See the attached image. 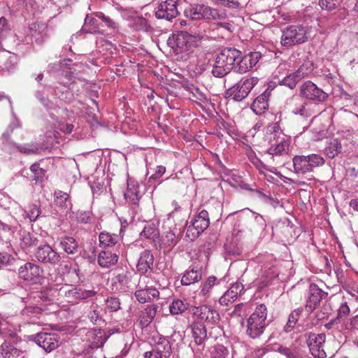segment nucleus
<instances>
[{"mask_svg": "<svg viewBox=\"0 0 358 358\" xmlns=\"http://www.w3.org/2000/svg\"><path fill=\"white\" fill-rule=\"evenodd\" d=\"M313 70V63L309 60H306L303 64L294 71L297 76L302 80L305 77H307Z\"/></svg>", "mask_w": 358, "mask_h": 358, "instance_id": "50", "label": "nucleus"}, {"mask_svg": "<svg viewBox=\"0 0 358 358\" xmlns=\"http://www.w3.org/2000/svg\"><path fill=\"white\" fill-rule=\"evenodd\" d=\"M327 292H324L316 284L311 283L308 289V297L306 301V309L313 312L320 305V301L327 296Z\"/></svg>", "mask_w": 358, "mask_h": 358, "instance_id": "16", "label": "nucleus"}, {"mask_svg": "<svg viewBox=\"0 0 358 358\" xmlns=\"http://www.w3.org/2000/svg\"><path fill=\"white\" fill-rule=\"evenodd\" d=\"M306 343L310 352L315 358H325L327 354L324 350L326 336L324 334L306 333Z\"/></svg>", "mask_w": 358, "mask_h": 358, "instance_id": "8", "label": "nucleus"}, {"mask_svg": "<svg viewBox=\"0 0 358 358\" xmlns=\"http://www.w3.org/2000/svg\"><path fill=\"white\" fill-rule=\"evenodd\" d=\"M41 267L32 262H27L18 268V276L24 281L36 283L41 278Z\"/></svg>", "mask_w": 358, "mask_h": 358, "instance_id": "14", "label": "nucleus"}, {"mask_svg": "<svg viewBox=\"0 0 358 358\" xmlns=\"http://www.w3.org/2000/svg\"><path fill=\"white\" fill-rule=\"evenodd\" d=\"M218 62L224 64L231 70L235 69L237 61L241 57V52L235 48H226L223 49L217 56Z\"/></svg>", "mask_w": 358, "mask_h": 358, "instance_id": "17", "label": "nucleus"}, {"mask_svg": "<svg viewBox=\"0 0 358 358\" xmlns=\"http://www.w3.org/2000/svg\"><path fill=\"white\" fill-rule=\"evenodd\" d=\"M17 57L15 55H12L10 52L2 51L0 52V68L3 70H10L16 63Z\"/></svg>", "mask_w": 358, "mask_h": 358, "instance_id": "35", "label": "nucleus"}, {"mask_svg": "<svg viewBox=\"0 0 358 358\" xmlns=\"http://www.w3.org/2000/svg\"><path fill=\"white\" fill-rule=\"evenodd\" d=\"M312 28L303 24L287 26L282 31L280 43L284 47H292L306 43L311 38Z\"/></svg>", "mask_w": 358, "mask_h": 358, "instance_id": "2", "label": "nucleus"}, {"mask_svg": "<svg viewBox=\"0 0 358 358\" xmlns=\"http://www.w3.org/2000/svg\"><path fill=\"white\" fill-rule=\"evenodd\" d=\"M205 36L203 30L199 29L196 26H190L189 30L179 31L176 35L173 43L180 52H185L197 46Z\"/></svg>", "mask_w": 358, "mask_h": 358, "instance_id": "3", "label": "nucleus"}, {"mask_svg": "<svg viewBox=\"0 0 358 358\" xmlns=\"http://www.w3.org/2000/svg\"><path fill=\"white\" fill-rule=\"evenodd\" d=\"M58 294L65 297L69 302L76 303L77 286L65 285L58 289Z\"/></svg>", "mask_w": 358, "mask_h": 358, "instance_id": "36", "label": "nucleus"}, {"mask_svg": "<svg viewBox=\"0 0 358 358\" xmlns=\"http://www.w3.org/2000/svg\"><path fill=\"white\" fill-rule=\"evenodd\" d=\"M99 245L102 248L115 245L118 241V236L109 233L101 232L99 236Z\"/></svg>", "mask_w": 358, "mask_h": 358, "instance_id": "40", "label": "nucleus"}, {"mask_svg": "<svg viewBox=\"0 0 358 358\" xmlns=\"http://www.w3.org/2000/svg\"><path fill=\"white\" fill-rule=\"evenodd\" d=\"M59 246L69 255H76L78 252L79 245L78 241L70 236H64L59 239Z\"/></svg>", "mask_w": 358, "mask_h": 358, "instance_id": "29", "label": "nucleus"}, {"mask_svg": "<svg viewBox=\"0 0 358 358\" xmlns=\"http://www.w3.org/2000/svg\"><path fill=\"white\" fill-rule=\"evenodd\" d=\"M251 69L252 66L250 62L245 55V56L241 55V57L237 61L234 71L239 73H244L250 71Z\"/></svg>", "mask_w": 358, "mask_h": 358, "instance_id": "49", "label": "nucleus"}, {"mask_svg": "<svg viewBox=\"0 0 358 358\" xmlns=\"http://www.w3.org/2000/svg\"><path fill=\"white\" fill-rule=\"evenodd\" d=\"M45 310L42 303L27 305L22 310V314L28 317H38Z\"/></svg>", "mask_w": 358, "mask_h": 358, "instance_id": "39", "label": "nucleus"}, {"mask_svg": "<svg viewBox=\"0 0 358 358\" xmlns=\"http://www.w3.org/2000/svg\"><path fill=\"white\" fill-rule=\"evenodd\" d=\"M191 224L195 225L201 231H205L210 224L208 213L206 210H202L191 221Z\"/></svg>", "mask_w": 358, "mask_h": 358, "instance_id": "34", "label": "nucleus"}, {"mask_svg": "<svg viewBox=\"0 0 358 358\" xmlns=\"http://www.w3.org/2000/svg\"><path fill=\"white\" fill-rule=\"evenodd\" d=\"M271 96L269 87L253 101L251 106L252 110L257 115H261L268 108V100Z\"/></svg>", "mask_w": 358, "mask_h": 358, "instance_id": "21", "label": "nucleus"}, {"mask_svg": "<svg viewBox=\"0 0 358 358\" xmlns=\"http://www.w3.org/2000/svg\"><path fill=\"white\" fill-rule=\"evenodd\" d=\"M303 312L302 308L294 309L289 315L288 320L284 327V331L289 333L296 327L300 315Z\"/></svg>", "mask_w": 358, "mask_h": 358, "instance_id": "38", "label": "nucleus"}, {"mask_svg": "<svg viewBox=\"0 0 358 358\" xmlns=\"http://www.w3.org/2000/svg\"><path fill=\"white\" fill-rule=\"evenodd\" d=\"M54 202L55 206L63 213L67 214L71 211L73 205L70 200V196L66 192L61 190L55 191Z\"/></svg>", "mask_w": 358, "mask_h": 358, "instance_id": "23", "label": "nucleus"}, {"mask_svg": "<svg viewBox=\"0 0 358 358\" xmlns=\"http://www.w3.org/2000/svg\"><path fill=\"white\" fill-rule=\"evenodd\" d=\"M192 336L197 345H201L208 340V335L206 326L201 322H194L191 324Z\"/></svg>", "mask_w": 358, "mask_h": 358, "instance_id": "22", "label": "nucleus"}, {"mask_svg": "<svg viewBox=\"0 0 358 358\" xmlns=\"http://www.w3.org/2000/svg\"><path fill=\"white\" fill-rule=\"evenodd\" d=\"M287 105L292 113L303 117H309L313 113L311 104L296 96H292L288 99L287 100Z\"/></svg>", "mask_w": 358, "mask_h": 358, "instance_id": "13", "label": "nucleus"}, {"mask_svg": "<svg viewBox=\"0 0 358 358\" xmlns=\"http://www.w3.org/2000/svg\"><path fill=\"white\" fill-rule=\"evenodd\" d=\"M22 352L14 344L6 341L0 345V357L2 358H17Z\"/></svg>", "mask_w": 358, "mask_h": 358, "instance_id": "32", "label": "nucleus"}, {"mask_svg": "<svg viewBox=\"0 0 358 358\" xmlns=\"http://www.w3.org/2000/svg\"><path fill=\"white\" fill-rule=\"evenodd\" d=\"M267 315L268 310L264 304H259L255 308L246 321L245 334L249 338L257 339L264 334L268 324L266 321Z\"/></svg>", "mask_w": 358, "mask_h": 358, "instance_id": "1", "label": "nucleus"}, {"mask_svg": "<svg viewBox=\"0 0 358 358\" xmlns=\"http://www.w3.org/2000/svg\"><path fill=\"white\" fill-rule=\"evenodd\" d=\"M30 337L47 352L55 350L59 345V336L55 333L39 332Z\"/></svg>", "mask_w": 358, "mask_h": 358, "instance_id": "9", "label": "nucleus"}, {"mask_svg": "<svg viewBox=\"0 0 358 358\" xmlns=\"http://www.w3.org/2000/svg\"><path fill=\"white\" fill-rule=\"evenodd\" d=\"M255 192H256L257 196L259 199H260L265 203L269 204L274 208L276 207L277 204L278 203V201L277 200H275L271 196L265 194L261 190L257 189L255 191Z\"/></svg>", "mask_w": 358, "mask_h": 358, "instance_id": "62", "label": "nucleus"}, {"mask_svg": "<svg viewBox=\"0 0 358 358\" xmlns=\"http://www.w3.org/2000/svg\"><path fill=\"white\" fill-rule=\"evenodd\" d=\"M35 257L39 262L51 266H55L61 261L60 255L48 244L39 245Z\"/></svg>", "mask_w": 358, "mask_h": 358, "instance_id": "10", "label": "nucleus"}, {"mask_svg": "<svg viewBox=\"0 0 358 358\" xmlns=\"http://www.w3.org/2000/svg\"><path fill=\"white\" fill-rule=\"evenodd\" d=\"M324 159L318 154L295 155L292 158L294 171L296 174H306L312 172L315 168L322 166Z\"/></svg>", "mask_w": 358, "mask_h": 358, "instance_id": "5", "label": "nucleus"}, {"mask_svg": "<svg viewBox=\"0 0 358 358\" xmlns=\"http://www.w3.org/2000/svg\"><path fill=\"white\" fill-rule=\"evenodd\" d=\"M172 348L169 339L163 336L155 338L151 350L144 353V358H170Z\"/></svg>", "mask_w": 358, "mask_h": 358, "instance_id": "7", "label": "nucleus"}, {"mask_svg": "<svg viewBox=\"0 0 358 358\" xmlns=\"http://www.w3.org/2000/svg\"><path fill=\"white\" fill-rule=\"evenodd\" d=\"M217 283H218L217 278L214 275L210 276L207 280L202 284L201 287L200 294L203 296H208L213 287Z\"/></svg>", "mask_w": 358, "mask_h": 358, "instance_id": "52", "label": "nucleus"}, {"mask_svg": "<svg viewBox=\"0 0 358 358\" xmlns=\"http://www.w3.org/2000/svg\"><path fill=\"white\" fill-rule=\"evenodd\" d=\"M101 20L96 17L87 15L85 19V24L82 31L90 34H103V31L100 29Z\"/></svg>", "mask_w": 358, "mask_h": 358, "instance_id": "31", "label": "nucleus"}, {"mask_svg": "<svg viewBox=\"0 0 358 358\" xmlns=\"http://www.w3.org/2000/svg\"><path fill=\"white\" fill-rule=\"evenodd\" d=\"M184 15L192 20H224L226 14L204 4H190L184 10Z\"/></svg>", "mask_w": 358, "mask_h": 358, "instance_id": "4", "label": "nucleus"}, {"mask_svg": "<svg viewBox=\"0 0 358 358\" xmlns=\"http://www.w3.org/2000/svg\"><path fill=\"white\" fill-rule=\"evenodd\" d=\"M300 96L311 101L323 102L327 100L328 95L315 83L308 80L300 87Z\"/></svg>", "mask_w": 358, "mask_h": 358, "instance_id": "12", "label": "nucleus"}, {"mask_svg": "<svg viewBox=\"0 0 358 358\" xmlns=\"http://www.w3.org/2000/svg\"><path fill=\"white\" fill-rule=\"evenodd\" d=\"M130 280L129 273H122L117 275L113 279V282L115 285H119L120 286V289H123L124 287H129Z\"/></svg>", "mask_w": 358, "mask_h": 358, "instance_id": "54", "label": "nucleus"}, {"mask_svg": "<svg viewBox=\"0 0 358 358\" xmlns=\"http://www.w3.org/2000/svg\"><path fill=\"white\" fill-rule=\"evenodd\" d=\"M118 255L110 250H104L101 252L98 255V264L101 267L109 268L117 264L118 261Z\"/></svg>", "mask_w": 358, "mask_h": 358, "instance_id": "30", "label": "nucleus"}, {"mask_svg": "<svg viewBox=\"0 0 358 358\" xmlns=\"http://www.w3.org/2000/svg\"><path fill=\"white\" fill-rule=\"evenodd\" d=\"M2 95L4 96V98H3V99H8V101L9 102V104H10V108L11 113H12V115L13 116V120H12V122L9 124V126L8 127V129L5 132H3V134H2L1 138H2V141H3V143H4V141L6 143L10 141H9L10 134L12 133L13 131L15 129L20 127V124L19 120L16 118L15 115L14 114L13 102L10 100V97H8L7 96H5L3 94H2Z\"/></svg>", "mask_w": 358, "mask_h": 358, "instance_id": "33", "label": "nucleus"}, {"mask_svg": "<svg viewBox=\"0 0 358 358\" xmlns=\"http://www.w3.org/2000/svg\"><path fill=\"white\" fill-rule=\"evenodd\" d=\"M189 307V303L185 300L179 299H173L169 306V311L171 315H180L183 313Z\"/></svg>", "mask_w": 358, "mask_h": 358, "instance_id": "37", "label": "nucleus"}, {"mask_svg": "<svg viewBox=\"0 0 358 358\" xmlns=\"http://www.w3.org/2000/svg\"><path fill=\"white\" fill-rule=\"evenodd\" d=\"M73 76L71 71H65L62 73L60 83L65 87H69L71 81L73 80Z\"/></svg>", "mask_w": 358, "mask_h": 358, "instance_id": "64", "label": "nucleus"}, {"mask_svg": "<svg viewBox=\"0 0 358 358\" xmlns=\"http://www.w3.org/2000/svg\"><path fill=\"white\" fill-rule=\"evenodd\" d=\"M97 292L94 289H85L77 286V295L76 303L80 301H86L96 295Z\"/></svg>", "mask_w": 358, "mask_h": 358, "instance_id": "47", "label": "nucleus"}, {"mask_svg": "<svg viewBox=\"0 0 358 358\" xmlns=\"http://www.w3.org/2000/svg\"><path fill=\"white\" fill-rule=\"evenodd\" d=\"M220 63V61L218 62V59L215 57V63L213 65L211 70V73L214 77L221 78L229 74L231 70L229 67L225 66L224 64H221Z\"/></svg>", "mask_w": 358, "mask_h": 358, "instance_id": "42", "label": "nucleus"}, {"mask_svg": "<svg viewBox=\"0 0 358 358\" xmlns=\"http://www.w3.org/2000/svg\"><path fill=\"white\" fill-rule=\"evenodd\" d=\"M192 314L201 321L213 325L218 324L220 320L219 313L208 306L194 307L192 310Z\"/></svg>", "mask_w": 358, "mask_h": 358, "instance_id": "15", "label": "nucleus"}, {"mask_svg": "<svg viewBox=\"0 0 358 358\" xmlns=\"http://www.w3.org/2000/svg\"><path fill=\"white\" fill-rule=\"evenodd\" d=\"M181 238V234L179 232L176 234L173 231H169L166 233L162 238L164 245L169 248H173L177 245Z\"/></svg>", "mask_w": 358, "mask_h": 358, "instance_id": "45", "label": "nucleus"}, {"mask_svg": "<svg viewBox=\"0 0 358 358\" xmlns=\"http://www.w3.org/2000/svg\"><path fill=\"white\" fill-rule=\"evenodd\" d=\"M204 231H201L195 225L190 224L187 229L186 238L189 241H193L196 240Z\"/></svg>", "mask_w": 358, "mask_h": 358, "instance_id": "61", "label": "nucleus"}, {"mask_svg": "<svg viewBox=\"0 0 358 358\" xmlns=\"http://www.w3.org/2000/svg\"><path fill=\"white\" fill-rule=\"evenodd\" d=\"M96 17L100 19L101 23L103 24L106 27L109 28L111 34H115L118 31L119 24L108 16L105 15L103 13H97Z\"/></svg>", "mask_w": 358, "mask_h": 358, "instance_id": "48", "label": "nucleus"}, {"mask_svg": "<svg viewBox=\"0 0 358 358\" xmlns=\"http://www.w3.org/2000/svg\"><path fill=\"white\" fill-rule=\"evenodd\" d=\"M154 263V257L149 250H143L139 257L136 265L138 271L141 273H145L149 269H152Z\"/></svg>", "mask_w": 358, "mask_h": 358, "instance_id": "26", "label": "nucleus"}, {"mask_svg": "<svg viewBox=\"0 0 358 358\" xmlns=\"http://www.w3.org/2000/svg\"><path fill=\"white\" fill-rule=\"evenodd\" d=\"M276 134H273V140L275 143H272V140L270 139L271 143L269 148L267 150V153L271 155H283L288 154L289 142L284 138H276Z\"/></svg>", "mask_w": 358, "mask_h": 358, "instance_id": "20", "label": "nucleus"}, {"mask_svg": "<svg viewBox=\"0 0 358 358\" xmlns=\"http://www.w3.org/2000/svg\"><path fill=\"white\" fill-rule=\"evenodd\" d=\"M158 308L157 304H152L141 310L139 315V324L142 328L147 327L152 322Z\"/></svg>", "mask_w": 358, "mask_h": 358, "instance_id": "28", "label": "nucleus"}, {"mask_svg": "<svg viewBox=\"0 0 358 358\" xmlns=\"http://www.w3.org/2000/svg\"><path fill=\"white\" fill-rule=\"evenodd\" d=\"M7 143L10 145L11 148H16L21 153L26 155L35 154L39 150L38 147L34 144L17 145L10 141L7 142Z\"/></svg>", "mask_w": 358, "mask_h": 358, "instance_id": "43", "label": "nucleus"}, {"mask_svg": "<svg viewBox=\"0 0 358 358\" xmlns=\"http://www.w3.org/2000/svg\"><path fill=\"white\" fill-rule=\"evenodd\" d=\"M137 301L141 303L151 301L159 296V292L154 287L143 286L141 283L137 285L134 294Z\"/></svg>", "mask_w": 358, "mask_h": 358, "instance_id": "18", "label": "nucleus"}, {"mask_svg": "<svg viewBox=\"0 0 358 358\" xmlns=\"http://www.w3.org/2000/svg\"><path fill=\"white\" fill-rule=\"evenodd\" d=\"M70 217L83 224H87L91 222L92 220V213L90 210H78L76 212L71 211Z\"/></svg>", "mask_w": 358, "mask_h": 358, "instance_id": "41", "label": "nucleus"}, {"mask_svg": "<svg viewBox=\"0 0 358 358\" xmlns=\"http://www.w3.org/2000/svg\"><path fill=\"white\" fill-rule=\"evenodd\" d=\"M243 285L240 282L234 284L219 299L222 306H228L236 300L238 295H240L243 290Z\"/></svg>", "mask_w": 358, "mask_h": 358, "instance_id": "24", "label": "nucleus"}, {"mask_svg": "<svg viewBox=\"0 0 358 358\" xmlns=\"http://www.w3.org/2000/svg\"><path fill=\"white\" fill-rule=\"evenodd\" d=\"M138 188L139 187L137 184L128 183L127 189L124 193V198L127 202L134 206L132 213L138 208L139 200L141 197Z\"/></svg>", "mask_w": 358, "mask_h": 358, "instance_id": "27", "label": "nucleus"}, {"mask_svg": "<svg viewBox=\"0 0 358 358\" xmlns=\"http://www.w3.org/2000/svg\"><path fill=\"white\" fill-rule=\"evenodd\" d=\"M106 307L110 312H116L120 309V301L117 297H108L105 301Z\"/></svg>", "mask_w": 358, "mask_h": 358, "instance_id": "57", "label": "nucleus"}, {"mask_svg": "<svg viewBox=\"0 0 358 358\" xmlns=\"http://www.w3.org/2000/svg\"><path fill=\"white\" fill-rule=\"evenodd\" d=\"M141 236L149 239H155L159 236V231L155 224L147 223L143 230L141 233Z\"/></svg>", "mask_w": 358, "mask_h": 358, "instance_id": "51", "label": "nucleus"}, {"mask_svg": "<svg viewBox=\"0 0 358 358\" xmlns=\"http://www.w3.org/2000/svg\"><path fill=\"white\" fill-rule=\"evenodd\" d=\"M257 78H242L236 84L229 87L226 92V96L236 101L245 99L257 83Z\"/></svg>", "mask_w": 358, "mask_h": 358, "instance_id": "6", "label": "nucleus"}, {"mask_svg": "<svg viewBox=\"0 0 358 358\" xmlns=\"http://www.w3.org/2000/svg\"><path fill=\"white\" fill-rule=\"evenodd\" d=\"M16 259L7 252H0V271L8 266H13Z\"/></svg>", "mask_w": 358, "mask_h": 358, "instance_id": "53", "label": "nucleus"}, {"mask_svg": "<svg viewBox=\"0 0 358 358\" xmlns=\"http://www.w3.org/2000/svg\"><path fill=\"white\" fill-rule=\"evenodd\" d=\"M178 0H166L161 2L155 11V17L159 20L171 21L178 14Z\"/></svg>", "mask_w": 358, "mask_h": 358, "instance_id": "11", "label": "nucleus"}, {"mask_svg": "<svg viewBox=\"0 0 358 358\" xmlns=\"http://www.w3.org/2000/svg\"><path fill=\"white\" fill-rule=\"evenodd\" d=\"M134 27L138 31H148L150 27L148 20L143 17H137L134 20Z\"/></svg>", "mask_w": 358, "mask_h": 358, "instance_id": "60", "label": "nucleus"}, {"mask_svg": "<svg viewBox=\"0 0 358 358\" xmlns=\"http://www.w3.org/2000/svg\"><path fill=\"white\" fill-rule=\"evenodd\" d=\"M202 278V270L199 266H192L187 270L181 278L182 285H190L199 282Z\"/></svg>", "mask_w": 358, "mask_h": 358, "instance_id": "25", "label": "nucleus"}, {"mask_svg": "<svg viewBox=\"0 0 358 358\" xmlns=\"http://www.w3.org/2000/svg\"><path fill=\"white\" fill-rule=\"evenodd\" d=\"M343 0H320L319 4L322 9L332 10L341 6Z\"/></svg>", "mask_w": 358, "mask_h": 358, "instance_id": "58", "label": "nucleus"}, {"mask_svg": "<svg viewBox=\"0 0 358 358\" xmlns=\"http://www.w3.org/2000/svg\"><path fill=\"white\" fill-rule=\"evenodd\" d=\"M88 318L92 323L96 325H101L104 323V320L101 316L99 311L96 309L90 311Z\"/></svg>", "mask_w": 358, "mask_h": 358, "instance_id": "63", "label": "nucleus"}, {"mask_svg": "<svg viewBox=\"0 0 358 358\" xmlns=\"http://www.w3.org/2000/svg\"><path fill=\"white\" fill-rule=\"evenodd\" d=\"M341 144L338 140L334 139L325 148L324 152L329 158L333 159L341 152Z\"/></svg>", "mask_w": 358, "mask_h": 358, "instance_id": "44", "label": "nucleus"}, {"mask_svg": "<svg viewBox=\"0 0 358 358\" xmlns=\"http://www.w3.org/2000/svg\"><path fill=\"white\" fill-rule=\"evenodd\" d=\"M30 170L33 173V180L36 182H41L45 176V171L41 168L38 164H34L30 166Z\"/></svg>", "mask_w": 358, "mask_h": 358, "instance_id": "59", "label": "nucleus"}, {"mask_svg": "<svg viewBox=\"0 0 358 358\" xmlns=\"http://www.w3.org/2000/svg\"><path fill=\"white\" fill-rule=\"evenodd\" d=\"M29 31L34 41L41 45L48 38V26L42 22H35L30 24Z\"/></svg>", "mask_w": 358, "mask_h": 358, "instance_id": "19", "label": "nucleus"}, {"mask_svg": "<svg viewBox=\"0 0 358 358\" xmlns=\"http://www.w3.org/2000/svg\"><path fill=\"white\" fill-rule=\"evenodd\" d=\"M26 217L31 222H35L41 213L40 208L36 204H32L24 211Z\"/></svg>", "mask_w": 358, "mask_h": 358, "instance_id": "56", "label": "nucleus"}, {"mask_svg": "<svg viewBox=\"0 0 358 358\" xmlns=\"http://www.w3.org/2000/svg\"><path fill=\"white\" fill-rule=\"evenodd\" d=\"M275 350L285 356L287 358H299V353L294 348L278 345Z\"/></svg>", "mask_w": 358, "mask_h": 358, "instance_id": "55", "label": "nucleus"}, {"mask_svg": "<svg viewBox=\"0 0 358 358\" xmlns=\"http://www.w3.org/2000/svg\"><path fill=\"white\" fill-rule=\"evenodd\" d=\"M301 80L299 78V76H297L294 72L290 73L287 75L282 79L279 80L280 85H284L289 87L291 90H294L299 82Z\"/></svg>", "mask_w": 358, "mask_h": 358, "instance_id": "46", "label": "nucleus"}]
</instances>
